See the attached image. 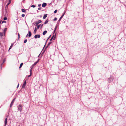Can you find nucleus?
<instances>
[{"label": "nucleus", "mask_w": 126, "mask_h": 126, "mask_svg": "<svg viewBox=\"0 0 126 126\" xmlns=\"http://www.w3.org/2000/svg\"><path fill=\"white\" fill-rule=\"evenodd\" d=\"M4 126H6L7 123V118H6L5 119V120L4 121Z\"/></svg>", "instance_id": "1a4fd4ad"}, {"label": "nucleus", "mask_w": 126, "mask_h": 126, "mask_svg": "<svg viewBox=\"0 0 126 126\" xmlns=\"http://www.w3.org/2000/svg\"><path fill=\"white\" fill-rule=\"evenodd\" d=\"M37 28L36 27H35L34 29V34H35L36 33V32H37Z\"/></svg>", "instance_id": "ddd939ff"}, {"label": "nucleus", "mask_w": 126, "mask_h": 126, "mask_svg": "<svg viewBox=\"0 0 126 126\" xmlns=\"http://www.w3.org/2000/svg\"><path fill=\"white\" fill-rule=\"evenodd\" d=\"M57 26L56 25V26L55 27V28H54V31H53V34H54L55 32L56 31V29H57Z\"/></svg>", "instance_id": "6ab92c4d"}, {"label": "nucleus", "mask_w": 126, "mask_h": 126, "mask_svg": "<svg viewBox=\"0 0 126 126\" xmlns=\"http://www.w3.org/2000/svg\"><path fill=\"white\" fill-rule=\"evenodd\" d=\"M40 55V54L38 55V57Z\"/></svg>", "instance_id": "4d7b16f0"}, {"label": "nucleus", "mask_w": 126, "mask_h": 126, "mask_svg": "<svg viewBox=\"0 0 126 126\" xmlns=\"http://www.w3.org/2000/svg\"><path fill=\"white\" fill-rule=\"evenodd\" d=\"M44 51L43 52V53H42V54L44 53Z\"/></svg>", "instance_id": "6e6d98bb"}, {"label": "nucleus", "mask_w": 126, "mask_h": 126, "mask_svg": "<svg viewBox=\"0 0 126 126\" xmlns=\"http://www.w3.org/2000/svg\"><path fill=\"white\" fill-rule=\"evenodd\" d=\"M38 24H36L35 25V26H38Z\"/></svg>", "instance_id": "8fccbe9b"}, {"label": "nucleus", "mask_w": 126, "mask_h": 126, "mask_svg": "<svg viewBox=\"0 0 126 126\" xmlns=\"http://www.w3.org/2000/svg\"><path fill=\"white\" fill-rule=\"evenodd\" d=\"M19 85V83H18V85H17V88L18 87Z\"/></svg>", "instance_id": "a18cd8bd"}, {"label": "nucleus", "mask_w": 126, "mask_h": 126, "mask_svg": "<svg viewBox=\"0 0 126 126\" xmlns=\"http://www.w3.org/2000/svg\"><path fill=\"white\" fill-rule=\"evenodd\" d=\"M37 13H38V12H39V11L37 10Z\"/></svg>", "instance_id": "864d4df0"}, {"label": "nucleus", "mask_w": 126, "mask_h": 126, "mask_svg": "<svg viewBox=\"0 0 126 126\" xmlns=\"http://www.w3.org/2000/svg\"><path fill=\"white\" fill-rule=\"evenodd\" d=\"M5 59H4L3 60L2 63L1 64V68H2V65L5 62Z\"/></svg>", "instance_id": "b1692460"}, {"label": "nucleus", "mask_w": 126, "mask_h": 126, "mask_svg": "<svg viewBox=\"0 0 126 126\" xmlns=\"http://www.w3.org/2000/svg\"><path fill=\"white\" fill-rule=\"evenodd\" d=\"M1 20H0V23H1Z\"/></svg>", "instance_id": "5fc2aeb1"}, {"label": "nucleus", "mask_w": 126, "mask_h": 126, "mask_svg": "<svg viewBox=\"0 0 126 126\" xmlns=\"http://www.w3.org/2000/svg\"><path fill=\"white\" fill-rule=\"evenodd\" d=\"M7 19V18L6 17H5L3 18V19L4 20H6Z\"/></svg>", "instance_id": "c9c22d12"}, {"label": "nucleus", "mask_w": 126, "mask_h": 126, "mask_svg": "<svg viewBox=\"0 0 126 126\" xmlns=\"http://www.w3.org/2000/svg\"><path fill=\"white\" fill-rule=\"evenodd\" d=\"M31 74H30V75H29V76H28V77H30L31 76Z\"/></svg>", "instance_id": "de8ad7c7"}, {"label": "nucleus", "mask_w": 126, "mask_h": 126, "mask_svg": "<svg viewBox=\"0 0 126 126\" xmlns=\"http://www.w3.org/2000/svg\"><path fill=\"white\" fill-rule=\"evenodd\" d=\"M43 26V24H40L39 25H38L37 26V29H39L40 26L41 27V28Z\"/></svg>", "instance_id": "423d86ee"}, {"label": "nucleus", "mask_w": 126, "mask_h": 126, "mask_svg": "<svg viewBox=\"0 0 126 126\" xmlns=\"http://www.w3.org/2000/svg\"><path fill=\"white\" fill-rule=\"evenodd\" d=\"M42 8L41 7H39L38 9L39 10H40Z\"/></svg>", "instance_id": "a19ab883"}, {"label": "nucleus", "mask_w": 126, "mask_h": 126, "mask_svg": "<svg viewBox=\"0 0 126 126\" xmlns=\"http://www.w3.org/2000/svg\"><path fill=\"white\" fill-rule=\"evenodd\" d=\"M14 103V102H12V101H11L10 106V107H11L13 105Z\"/></svg>", "instance_id": "f3484780"}, {"label": "nucleus", "mask_w": 126, "mask_h": 126, "mask_svg": "<svg viewBox=\"0 0 126 126\" xmlns=\"http://www.w3.org/2000/svg\"><path fill=\"white\" fill-rule=\"evenodd\" d=\"M48 39H47L46 41V43H45V45H46V44L47 43V41H48Z\"/></svg>", "instance_id": "37998d69"}, {"label": "nucleus", "mask_w": 126, "mask_h": 126, "mask_svg": "<svg viewBox=\"0 0 126 126\" xmlns=\"http://www.w3.org/2000/svg\"><path fill=\"white\" fill-rule=\"evenodd\" d=\"M12 0H9V2L6 5L5 7V8H7L8 7V6L11 3V1Z\"/></svg>", "instance_id": "39448f33"}, {"label": "nucleus", "mask_w": 126, "mask_h": 126, "mask_svg": "<svg viewBox=\"0 0 126 126\" xmlns=\"http://www.w3.org/2000/svg\"><path fill=\"white\" fill-rule=\"evenodd\" d=\"M57 10H55V11L54 12V13H56L57 12Z\"/></svg>", "instance_id": "4c0bfd02"}, {"label": "nucleus", "mask_w": 126, "mask_h": 126, "mask_svg": "<svg viewBox=\"0 0 126 126\" xmlns=\"http://www.w3.org/2000/svg\"><path fill=\"white\" fill-rule=\"evenodd\" d=\"M22 106L21 105H19L18 107V110L21 112L22 110Z\"/></svg>", "instance_id": "f03ea898"}, {"label": "nucleus", "mask_w": 126, "mask_h": 126, "mask_svg": "<svg viewBox=\"0 0 126 126\" xmlns=\"http://www.w3.org/2000/svg\"><path fill=\"white\" fill-rule=\"evenodd\" d=\"M47 31H44L43 33V35H45L47 33Z\"/></svg>", "instance_id": "dca6fc26"}, {"label": "nucleus", "mask_w": 126, "mask_h": 126, "mask_svg": "<svg viewBox=\"0 0 126 126\" xmlns=\"http://www.w3.org/2000/svg\"><path fill=\"white\" fill-rule=\"evenodd\" d=\"M23 63H22L20 64V66L19 67V68H20L22 66V65H23Z\"/></svg>", "instance_id": "a878e982"}, {"label": "nucleus", "mask_w": 126, "mask_h": 126, "mask_svg": "<svg viewBox=\"0 0 126 126\" xmlns=\"http://www.w3.org/2000/svg\"><path fill=\"white\" fill-rule=\"evenodd\" d=\"M18 39H19L20 38V35L19 33H18Z\"/></svg>", "instance_id": "e433bc0d"}, {"label": "nucleus", "mask_w": 126, "mask_h": 126, "mask_svg": "<svg viewBox=\"0 0 126 126\" xmlns=\"http://www.w3.org/2000/svg\"><path fill=\"white\" fill-rule=\"evenodd\" d=\"M48 21H49L48 19H47L46 20V21H45V22H44V24H47L48 23Z\"/></svg>", "instance_id": "a211bd4d"}, {"label": "nucleus", "mask_w": 126, "mask_h": 126, "mask_svg": "<svg viewBox=\"0 0 126 126\" xmlns=\"http://www.w3.org/2000/svg\"><path fill=\"white\" fill-rule=\"evenodd\" d=\"M7 28H5L4 30H3V32L4 33V34H5L6 32V31H7Z\"/></svg>", "instance_id": "2eb2a0df"}, {"label": "nucleus", "mask_w": 126, "mask_h": 126, "mask_svg": "<svg viewBox=\"0 0 126 126\" xmlns=\"http://www.w3.org/2000/svg\"><path fill=\"white\" fill-rule=\"evenodd\" d=\"M6 21H5V20H3V21H2V23H6Z\"/></svg>", "instance_id": "7c9ffc66"}, {"label": "nucleus", "mask_w": 126, "mask_h": 126, "mask_svg": "<svg viewBox=\"0 0 126 126\" xmlns=\"http://www.w3.org/2000/svg\"><path fill=\"white\" fill-rule=\"evenodd\" d=\"M42 22V21L40 20H38V21H37L36 22V24H39V23H41Z\"/></svg>", "instance_id": "9d476101"}, {"label": "nucleus", "mask_w": 126, "mask_h": 126, "mask_svg": "<svg viewBox=\"0 0 126 126\" xmlns=\"http://www.w3.org/2000/svg\"><path fill=\"white\" fill-rule=\"evenodd\" d=\"M52 42H49L48 43V44H47V47H46V48H47V47H48V46L51 44Z\"/></svg>", "instance_id": "aec40b11"}, {"label": "nucleus", "mask_w": 126, "mask_h": 126, "mask_svg": "<svg viewBox=\"0 0 126 126\" xmlns=\"http://www.w3.org/2000/svg\"><path fill=\"white\" fill-rule=\"evenodd\" d=\"M36 6L34 5H32L31 6V7L33 8H34L36 7Z\"/></svg>", "instance_id": "f704fd0d"}, {"label": "nucleus", "mask_w": 126, "mask_h": 126, "mask_svg": "<svg viewBox=\"0 0 126 126\" xmlns=\"http://www.w3.org/2000/svg\"><path fill=\"white\" fill-rule=\"evenodd\" d=\"M28 36L29 37H30L31 36L32 33L30 31H29L28 33Z\"/></svg>", "instance_id": "6e6552de"}, {"label": "nucleus", "mask_w": 126, "mask_h": 126, "mask_svg": "<svg viewBox=\"0 0 126 126\" xmlns=\"http://www.w3.org/2000/svg\"><path fill=\"white\" fill-rule=\"evenodd\" d=\"M40 37V34L36 35L34 36V38L35 39H36L37 38H39Z\"/></svg>", "instance_id": "20e7f679"}, {"label": "nucleus", "mask_w": 126, "mask_h": 126, "mask_svg": "<svg viewBox=\"0 0 126 126\" xmlns=\"http://www.w3.org/2000/svg\"><path fill=\"white\" fill-rule=\"evenodd\" d=\"M0 36L2 37L3 36V34L2 32H0Z\"/></svg>", "instance_id": "cd10ccee"}, {"label": "nucleus", "mask_w": 126, "mask_h": 126, "mask_svg": "<svg viewBox=\"0 0 126 126\" xmlns=\"http://www.w3.org/2000/svg\"><path fill=\"white\" fill-rule=\"evenodd\" d=\"M63 15H62L60 17V19H62L63 18Z\"/></svg>", "instance_id": "ea45409f"}, {"label": "nucleus", "mask_w": 126, "mask_h": 126, "mask_svg": "<svg viewBox=\"0 0 126 126\" xmlns=\"http://www.w3.org/2000/svg\"><path fill=\"white\" fill-rule=\"evenodd\" d=\"M51 35H50L49 37H48V39H49L50 38V37H51Z\"/></svg>", "instance_id": "c03bdc74"}, {"label": "nucleus", "mask_w": 126, "mask_h": 126, "mask_svg": "<svg viewBox=\"0 0 126 126\" xmlns=\"http://www.w3.org/2000/svg\"><path fill=\"white\" fill-rule=\"evenodd\" d=\"M47 14H45L44 16L43 19H45L47 17Z\"/></svg>", "instance_id": "4468645a"}, {"label": "nucleus", "mask_w": 126, "mask_h": 126, "mask_svg": "<svg viewBox=\"0 0 126 126\" xmlns=\"http://www.w3.org/2000/svg\"><path fill=\"white\" fill-rule=\"evenodd\" d=\"M56 34H55V35H53L52 37H51V38L53 40H55L56 38Z\"/></svg>", "instance_id": "0eeeda50"}, {"label": "nucleus", "mask_w": 126, "mask_h": 126, "mask_svg": "<svg viewBox=\"0 0 126 126\" xmlns=\"http://www.w3.org/2000/svg\"><path fill=\"white\" fill-rule=\"evenodd\" d=\"M26 84V80L24 79V83L22 85V88H24L25 87Z\"/></svg>", "instance_id": "7ed1b4c3"}, {"label": "nucleus", "mask_w": 126, "mask_h": 126, "mask_svg": "<svg viewBox=\"0 0 126 126\" xmlns=\"http://www.w3.org/2000/svg\"><path fill=\"white\" fill-rule=\"evenodd\" d=\"M21 11L22 12L24 13H25L26 12V10L25 9H21Z\"/></svg>", "instance_id": "393cba45"}, {"label": "nucleus", "mask_w": 126, "mask_h": 126, "mask_svg": "<svg viewBox=\"0 0 126 126\" xmlns=\"http://www.w3.org/2000/svg\"><path fill=\"white\" fill-rule=\"evenodd\" d=\"M38 7H40L41 5V4H38Z\"/></svg>", "instance_id": "79ce46f5"}, {"label": "nucleus", "mask_w": 126, "mask_h": 126, "mask_svg": "<svg viewBox=\"0 0 126 126\" xmlns=\"http://www.w3.org/2000/svg\"><path fill=\"white\" fill-rule=\"evenodd\" d=\"M114 79L113 76H110V77L108 79V81L109 83H110L113 81Z\"/></svg>", "instance_id": "f257e3e1"}, {"label": "nucleus", "mask_w": 126, "mask_h": 126, "mask_svg": "<svg viewBox=\"0 0 126 126\" xmlns=\"http://www.w3.org/2000/svg\"><path fill=\"white\" fill-rule=\"evenodd\" d=\"M66 11H65V10L64 11V12H63V15H63V16H64V15L65 13H66Z\"/></svg>", "instance_id": "c756f323"}, {"label": "nucleus", "mask_w": 126, "mask_h": 126, "mask_svg": "<svg viewBox=\"0 0 126 126\" xmlns=\"http://www.w3.org/2000/svg\"><path fill=\"white\" fill-rule=\"evenodd\" d=\"M31 69L30 70V74H31V75L32 74V69H31Z\"/></svg>", "instance_id": "c85d7f7f"}, {"label": "nucleus", "mask_w": 126, "mask_h": 126, "mask_svg": "<svg viewBox=\"0 0 126 126\" xmlns=\"http://www.w3.org/2000/svg\"><path fill=\"white\" fill-rule=\"evenodd\" d=\"M16 98V97L14 98L13 99V100H12V101L14 102L15 101V100Z\"/></svg>", "instance_id": "2f4dec72"}, {"label": "nucleus", "mask_w": 126, "mask_h": 126, "mask_svg": "<svg viewBox=\"0 0 126 126\" xmlns=\"http://www.w3.org/2000/svg\"><path fill=\"white\" fill-rule=\"evenodd\" d=\"M13 44H14V43H12L10 46V47L9 48V50L12 47H13Z\"/></svg>", "instance_id": "412c9836"}, {"label": "nucleus", "mask_w": 126, "mask_h": 126, "mask_svg": "<svg viewBox=\"0 0 126 126\" xmlns=\"http://www.w3.org/2000/svg\"><path fill=\"white\" fill-rule=\"evenodd\" d=\"M28 36V34H27L26 35V37H27Z\"/></svg>", "instance_id": "3c124183"}, {"label": "nucleus", "mask_w": 126, "mask_h": 126, "mask_svg": "<svg viewBox=\"0 0 126 126\" xmlns=\"http://www.w3.org/2000/svg\"><path fill=\"white\" fill-rule=\"evenodd\" d=\"M47 4L46 3H43L42 4V6L43 7H45L47 5Z\"/></svg>", "instance_id": "9b49d317"}, {"label": "nucleus", "mask_w": 126, "mask_h": 126, "mask_svg": "<svg viewBox=\"0 0 126 126\" xmlns=\"http://www.w3.org/2000/svg\"><path fill=\"white\" fill-rule=\"evenodd\" d=\"M39 16V17H40V18H41L42 17V15H40Z\"/></svg>", "instance_id": "09e8293b"}, {"label": "nucleus", "mask_w": 126, "mask_h": 126, "mask_svg": "<svg viewBox=\"0 0 126 126\" xmlns=\"http://www.w3.org/2000/svg\"><path fill=\"white\" fill-rule=\"evenodd\" d=\"M21 16L22 17H24L25 16V15L24 14H22V15Z\"/></svg>", "instance_id": "58836bf2"}, {"label": "nucleus", "mask_w": 126, "mask_h": 126, "mask_svg": "<svg viewBox=\"0 0 126 126\" xmlns=\"http://www.w3.org/2000/svg\"><path fill=\"white\" fill-rule=\"evenodd\" d=\"M39 59H38L37 60L36 62H35L33 63L35 65H36L39 62Z\"/></svg>", "instance_id": "f8f14e48"}, {"label": "nucleus", "mask_w": 126, "mask_h": 126, "mask_svg": "<svg viewBox=\"0 0 126 126\" xmlns=\"http://www.w3.org/2000/svg\"><path fill=\"white\" fill-rule=\"evenodd\" d=\"M7 8H5V15H7L8 14V13H7Z\"/></svg>", "instance_id": "4be33fe9"}, {"label": "nucleus", "mask_w": 126, "mask_h": 126, "mask_svg": "<svg viewBox=\"0 0 126 126\" xmlns=\"http://www.w3.org/2000/svg\"><path fill=\"white\" fill-rule=\"evenodd\" d=\"M61 19L60 18L57 22V24H59Z\"/></svg>", "instance_id": "5701e85b"}, {"label": "nucleus", "mask_w": 126, "mask_h": 126, "mask_svg": "<svg viewBox=\"0 0 126 126\" xmlns=\"http://www.w3.org/2000/svg\"><path fill=\"white\" fill-rule=\"evenodd\" d=\"M27 41V39H25L24 41V43H26Z\"/></svg>", "instance_id": "473e14b6"}, {"label": "nucleus", "mask_w": 126, "mask_h": 126, "mask_svg": "<svg viewBox=\"0 0 126 126\" xmlns=\"http://www.w3.org/2000/svg\"><path fill=\"white\" fill-rule=\"evenodd\" d=\"M57 18L56 17H55L54 19H53V21H56L57 20Z\"/></svg>", "instance_id": "72a5a7b5"}, {"label": "nucleus", "mask_w": 126, "mask_h": 126, "mask_svg": "<svg viewBox=\"0 0 126 126\" xmlns=\"http://www.w3.org/2000/svg\"><path fill=\"white\" fill-rule=\"evenodd\" d=\"M35 65L33 64L31 66L30 68H31V69H32L33 67Z\"/></svg>", "instance_id": "bb28decb"}, {"label": "nucleus", "mask_w": 126, "mask_h": 126, "mask_svg": "<svg viewBox=\"0 0 126 126\" xmlns=\"http://www.w3.org/2000/svg\"><path fill=\"white\" fill-rule=\"evenodd\" d=\"M52 40H52V39L51 38L50 39V41H51Z\"/></svg>", "instance_id": "49530a36"}, {"label": "nucleus", "mask_w": 126, "mask_h": 126, "mask_svg": "<svg viewBox=\"0 0 126 126\" xmlns=\"http://www.w3.org/2000/svg\"><path fill=\"white\" fill-rule=\"evenodd\" d=\"M36 24V22H34L33 23V24Z\"/></svg>", "instance_id": "603ef678"}]
</instances>
